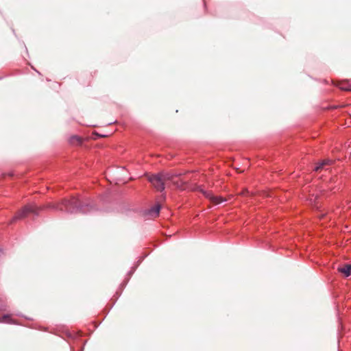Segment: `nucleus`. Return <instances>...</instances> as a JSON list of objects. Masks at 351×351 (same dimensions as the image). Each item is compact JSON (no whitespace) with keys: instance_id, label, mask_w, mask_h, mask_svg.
Returning a JSON list of instances; mask_svg holds the SVG:
<instances>
[{"instance_id":"nucleus-1","label":"nucleus","mask_w":351,"mask_h":351,"mask_svg":"<svg viewBox=\"0 0 351 351\" xmlns=\"http://www.w3.org/2000/svg\"><path fill=\"white\" fill-rule=\"evenodd\" d=\"M47 207L56 208L60 210H66L70 213H74L78 210L83 213L87 211L86 209L84 208V206L80 200L75 197H72L69 200L64 199L60 203L58 204H48Z\"/></svg>"},{"instance_id":"nucleus-2","label":"nucleus","mask_w":351,"mask_h":351,"mask_svg":"<svg viewBox=\"0 0 351 351\" xmlns=\"http://www.w3.org/2000/svg\"><path fill=\"white\" fill-rule=\"evenodd\" d=\"M148 181L158 191H162L165 189V182L173 180L174 174L169 172H160L157 174H145Z\"/></svg>"},{"instance_id":"nucleus-3","label":"nucleus","mask_w":351,"mask_h":351,"mask_svg":"<svg viewBox=\"0 0 351 351\" xmlns=\"http://www.w3.org/2000/svg\"><path fill=\"white\" fill-rule=\"evenodd\" d=\"M43 208L38 207L36 205H27L23 208L14 218V220L17 219L25 218L29 213L38 214L39 210H41Z\"/></svg>"},{"instance_id":"nucleus-4","label":"nucleus","mask_w":351,"mask_h":351,"mask_svg":"<svg viewBox=\"0 0 351 351\" xmlns=\"http://www.w3.org/2000/svg\"><path fill=\"white\" fill-rule=\"evenodd\" d=\"M202 193L204 194V195L209 199L214 204H219L223 202H224L226 199L222 198L220 196H216L214 195L211 192H206L203 191Z\"/></svg>"},{"instance_id":"nucleus-5","label":"nucleus","mask_w":351,"mask_h":351,"mask_svg":"<svg viewBox=\"0 0 351 351\" xmlns=\"http://www.w3.org/2000/svg\"><path fill=\"white\" fill-rule=\"evenodd\" d=\"M337 271L345 277H348L351 274V265L344 264L339 266L337 267Z\"/></svg>"},{"instance_id":"nucleus-6","label":"nucleus","mask_w":351,"mask_h":351,"mask_svg":"<svg viewBox=\"0 0 351 351\" xmlns=\"http://www.w3.org/2000/svg\"><path fill=\"white\" fill-rule=\"evenodd\" d=\"M160 209V205H156L150 210V214L154 217H158Z\"/></svg>"},{"instance_id":"nucleus-7","label":"nucleus","mask_w":351,"mask_h":351,"mask_svg":"<svg viewBox=\"0 0 351 351\" xmlns=\"http://www.w3.org/2000/svg\"><path fill=\"white\" fill-rule=\"evenodd\" d=\"M0 322L7 323V324H14V322L12 319L10 315H5L3 317H0Z\"/></svg>"},{"instance_id":"nucleus-8","label":"nucleus","mask_w":351,"mask_h":351,"mask_svg":"<svg viewBox=\"0 0 351 351\" xmlns=\"http://www.w3.org/2000/svg\"><path fill=\"white\" fill-rule=\"evenodd\" d=\"M340 89L343 90H351V83L348 86L345 85L344 82H341L337 85Z\"/></svg>"},{"instance_id":"nucleus-9","label":"nucleus","mask_w":351,"mask_h":351,"mask_svg":"<svg viewBox=\"0 0 351 351\" xmlns=\"http://www.w3.org/2000/svg\"><path fill=\"white\" fill-rule=\"evenodd\" d=\"M71 143L80 145L82 143V140L79 136H74L71 138Z\"/></svg>"},{"instance_id":"nucleus-10","label":"nucleus","mask_w":351,"mask_h":351,"mask_svg":"<svg viewBox=\"0 0 351 351\" xmlns=\"http://www.w3.org/2000/svg\"><path fill=\"white\" fill-rule=\"evenodd\" d=\"M175 177L173 178V180H171L174 186H176L177 188H180L183 184L182 182H178L177 180H175V178H176V176L174 175Z\"/></svg>"},{"instance_id":"nucleus-11","label":"nucleus","mask_w":351,"mask_h":351,"mask_svg":"<svg viewBox=\"0 0 351 351\" xmlns=\"http://www.w3.org/2000/svg\"><path fill=\"white\" fill-rule=\"evenodd\" d=\"M325 167L324 165H323V162H321L315 169H314V171H319V170H321L322 169H323L324 167Z\"/></svg>"},{"instance_id":"nucleus-12","label":"nucleus","mask_w":351,"mask_h":351,"mask_svg":"<svg viewBox=\"0 0 351 351\" xmlns=\"http://www.w3.org/2000/svg\"><path fill=\"white\" fill-rule=\"evenodd\" d=\"M322 162H323V165H324L325 166L330 165L332 162V161L329 159H325V160H322Z\"/></svg>"}]
</instances>
